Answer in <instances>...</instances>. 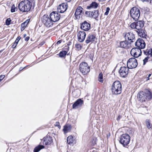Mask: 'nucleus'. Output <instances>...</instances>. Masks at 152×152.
<instances>
[{
    "label": "nucleus",
    "instance_id": "obj_50",
    "mask_svg": "<svg viewBox=\"0 0 152 152\" xmlns=\"http://www.w3.org/2000/svg\"><path fill=\"white\" fill-rule=\"evenodd\" d=\"M98 0L100 1H105L106 0Z\"/></svg>",
    "mask_w": 152,
    "mask_h": 152
},
{
    "label": "nucleus",
    "instance_id": "obj_13",
    "mask_svg": "<svg viewBox=\"0 0 152 152\" xmlns=\"http://www.w3.org/2000/svg\"><path fill=\"white\" fill-rule=\"evenodd\" d=\"M130 53L134 57L137 58L141 56L142 51L141 50L137 48H133L131 50Z\"/></svg>",
    "mask_w": 152,
    "mask_h": 152
},
{
    "label": "nucleus",
    "instance_id": "obj_49",
    "mask_svg": "<svg viewBox=\"0 0 152 152\" xmlns=\"http://www.w3.org/2000/svg\"><path fill=\"white\" fill-rule=\"evenodd\" d=\"M151 75V73H150L148 75V77H150Z\"/></svg>",
    "mask_w": 152,
    "mask_h": 152
},
{
    "label": "nucleus",
    "instance_id": "obj_44",
    "mask_svg": "<svg viewBox=\"0 0 152 152\" xmlns=\"http://www.w3.org/2000/svg\"><path fill=\"white\" fill-rule=\"evenodd\" d=\"M150 55L152 57V48L149 49Z\"/></svg>",
    "mask_w": 152,
    "mask_h": 152
},
{
    "label": "nucleus",
    "instance_id": "obj_40",
    "mask_svg": "<svg viewBox=\"0 0 152 152\" xmlns=\"http://www.w3.org/2000/svg\"><path fill=\"white\" fill-rule=\"evenodd\" d=\"M21 37L20 36L18 37L16 39L15 42H14L17 45Z\"/></svg>",
    "mask_w": 152,
    "mask_h": 152
},
{
    "label": "nucleus",
    "instance_id": "obj_20",
    "mask_svg": "<svg viewBox=\"0 0 152 152\" xmlns=\"http://www.w3.org/2000/svg\"><path fill=\"white\" fill-rule=\"evenodd\" d=\"M131 44L130 42L126 39L125 41L120 42V45L121 48L126 49L131 47Z\"/></svg>",
    "mask_w": 152,
    "mask_h": 152
},
{
    "label": "nucleus",
    "instance_id": "obj_12",
    "mask_svg": "<svg viewBox=\"0 0 152 152\" xmlns=\"http://www.w3.org/2000/svg\"><path fill=\"white\" fill-rule=\"evenodd\" d=\"M129 69L127 66L121 67L119 71L121 76L123 77H126L128 74Z\"/></svg>",
    "mask_w": 152,
    "mask_h": 152
},
{
    "label": "nucleus",
    "instance_id": "obj_19",
    "mask_svg": "<svg viewBox=\"0 0 152 152\" xmlns=\"http://www.w3.org/2000/svg\"><path fill=\"white\" fill-rule=\"evenodd\" d=\"M78 41L80 42H83L85 39L86 34L85 32L79 31L77 34Z\"/></svg>",
    "mask_w": 152,
    "mask_h": 152
},
{
    "label": "nucleus",
    "instance_id": "obj_10",
    "mask_svg": "<svg viewBox=\"0 0 152 152\" xmlns=\"http://www.w3.org/2000/svg\"><path fill=\"white\" fill-rule=\"evenodd\" d=\"M125 39L129 41L130 43L135 41V35L132 32H129L125 34L124 36Z\"/></svg>",
    "mask_w": 152,
    "mask_h": 152
},
{
    "label": "nucleus",
    "instance_id": "obj_37",
    "mask_svg": "<svg viewBox=\"0 0 152 152\" xmlns=\"http://www.w3.org/2000/svg\"><path fill=\"white\" fill-rule=\"evenodd\" d=\"M11 21V20L10 18H9L7 19L6 21V24L7 26H8L9 25H10V22Z\"/></svg>",
    "mask_w": 152,
    "mask_h": 152
},
{
    "label": "nucleus",
    "instance_id": "obj_53",
    "mask_svg": "<svg viewBox=\"0 0 152 152\" xmlns=\"http://www.w3.org/2000/svg\"><path fill=\"white\" fill-rule=\"evenodd\" d=\"M149 80V77H147V80Z\"/></svg>",
    "mask_w": 152,
    "mask_h": 152
},
{
    "label": "nucleus",
    "instance_id": "obj_47",
    "mask_svg": "<svg viewBox=\"0 0 152 152\" xmlns=\"http://www.w3.org/2000/svg\"><path fill=\"white\" fill-rule=\"evenodd\" d=\"M61 40H59L57 42V44H58V45L60 44L61 42Z\"/></svg>",
    "mask_w": 152,
    "mask_h": 152
},
{
    "label": "nucleus",
    "instance_id": "obj_2",
    "mask_svg": "<svg viewBox=\"0 0 152 152\" xmlns=\"http://www.w3.org/2000/svg\"><path fill=\"white\" fill-rule=\"evenodd\" d=\"M32 3L28 0H24L20 2L18 5L19 10L23 12H28L31 9Z\"/></svg>",
    "mask_w": 152,
    "mask_h": 152
},
{
    "label": "nucleus",
    "instance_id": "obj_48",
    "mask_svg": "<svg viewBox=\"0 0 152 152\" xmlns=\"http://www.w3.org/2000/svg\"><path fill=\"white\" fill-rule=\"evenodd\" d=\"M148 1H150V3L152 4V0H148Z\"/></svg>",
    "mask_w": 152,
    "mask_h": 152
},
{
    "label": "nucleus",
    "instance_id": "obj_45",
    "mask_svg": "<svg viewBox=\"0 0 152 152\" xmlns=\"http://www.w3.org/2000/svg\"><path fill=\"white\" fill-rule=\"evenodd\" d=\"M29 37H27L25 38V40L26 41H27L29 40Z\"/></svg>",
    "mask_w": 152,
    "mask_h": 152
},
{
    "label": "nucleus",
    "instance_id": "obj_39",
    "mask_svg": "<svg viewBox=\"0 0 152 152\" xmlns=\"http://www.w3.org/2000/svg\"><path fill=\"white\" fill-rule=\"evenodd\" d=\"M76 48L78 49V50H80L81 48V46L80 44H77L75 45Z\"/></svg>",
    "mask_w": 152,
    "mask_h": 152
},
{
    "label": "nucleus",
    "instance_id": "obj_36",
    "mask_svg": "<svg viewBox=\"0 0 152 152\" xmlns=\"http://www.w3.org/2000/svg\"><path fill=\"white\" fill-rule=\"evenodd\" d=\"M69 127L66 126H64V128L63 129V131L64 132H66L67 131L69 130Z\"/></svg>",
    "mask_w": 152,
    "mask_h": 152
},
{
    "label": "nucleus",
    "instance_id": "obj_46",
    "mask_svg": "<svg viewBox=\"0 0 152 152\" xmlns=\"http://www.w3.org/2000/svg\"><path fill=\"white\" fill-rule=\"evenodd\" d=\"M141 107H145L146 110H147V106H144V105H141Z\"/></svg>",
    "mask_w": 152,
    "mask_h": 152
},
{
    "label": "nucleus",
    "instance_id": "obj_3",
    "mask_svg": "<svg viewBox=\"0 0 152 152\" xmlns=\"http://www.w3.org/2000/svg\"><path fill=\"white\" fill-rule=\"evenodd\" d=\"M122 86L120 82L118 81H115L113 84L111 90L113 94L117 95L121 92Z\"/></svg>",
    "mask_w": 152,
    "mask_h": 152
},
{
    "label": "nucleus",
    "instance_id": "obj_7",
    "mask_svg": "<svg viewBox=\"0 0 152 152\" xmlns=\"http://www.w3.org/2000/svg\"><path fill=\"white\" fill-rule=\"evenodd\" d=\"M80 71L84 75L87 74L90 71V67L85 62H82L79 65Z\"/></svg>",
    "mask_w": 152,
    "mask_h": 152
},
{
    "label": "nucleus",
    "instance_id": "obj_26",
    "mask_svg": "<svg viewBox=\"0 0 152 152\" xmlns=\"http://www.w3.org/2000/svg\"><path fill=\"white\" fill-rule=\"evenodd\" d=\"M98 4L96 2H92L89 6H88L87 7V9H90L91 8H96L98 7Z\"/></svg>",
    "mask_w": 152,
    "mask_h": 152
},
{
    "label": "nucleus",
    "instance_id": "obj_4",
    "mask_svg": "<svg viewBox=\"0 0 152 152\" xmlns=\"http://www.w3.org/2000/svg\"><path fill=\"white\" fill-rule=\"evenodd\" d=\"M131 17L135 21L138 20L140 15V10L135 7H134L131 9L130 11Z\"/></svg>",
    "mask_w": 152,
    "mask_h": 152
},
{
    "label": "nucleus",
    "instance_id": "obj_27",
    "mask_svg": "<svg viewBox=\"0 0 152 152\" xmlns=\"http://www.w3.org/2000/svg\"><path fill=\"white\" fill-rule=\"evenodd\" d=\"M67 143L69 144L73 143L74 140L73 137L72 136H69L67 138Z\"/></svg>",
    "mask_w": 152,
    "mask_h": 152
},
{
    "label": "nucleus",
    "instance_id": "obj_21",
    "mask_svg": "<svg viewBox=\"0 0 152 152\" xmlns=\"http://www.w3.org/2000/svg\"><path fill=\"white\" fill-rule=\"evenodd\" d=\"M44 143L46 145H49L51 144L53 142L52 137L49 135H47L42 139Z\"/></svg>",
    "mask_w": 152,
    "mask_h": 152
},
{
    "label": "nucleus",
    "instance_id": "obj_11",
    "mask_svg": "<svg viewBox=\"0 0 152 152\" xmlns=\"http://www.w3.org/2000/svg\"><path fill=\"white\" fill-rule=\"evenodd\" d=\"M50 17L53 22H56L58 21L60 19V15L58 12L53 11L50 14Z\"/></svg>",
    "mask_w": 152,
    "mask_h": 152
},
{
    "label": "nucleus",
    "instance_id": "obj_38",
    "mask_svg": "<svg viewBox=\"0 0 152 152\" xmlns=\"http://www.w3.org/2000/svg\"><path fill=\"white\" fill-rule=\"evenodd\" d=\"M110 10V8L109 7H107L106 10V12L104 13V15H107L109 13Z\"/></svg>",
    "mask_w": 152,
    "mask_h": 152
},
{
    "label": "nucleus",
    "instance_id": "obj_8",
    "mask_svg": "<svg viewBox=\"0 0 152 152\" xmlns=\"http://www.w3.org/2000/svg\"><path fill=\"white\" fill-rule=\"evenodd\" d=\"M42 21L46 27H50L53 25V23L52 19L48 15H43L42 18Z\"/></svg>",
    "mask_w": 152,
    "mask_h": 152
},
{
    "label": "nucleus",
    "instance_id": "obj_33",
    "mask_svg": "<svg viewBox=\"0 0 152 152\" xmlns=\"http://www.w3.org/2000/svg\"><path fill=\"white\" fill-rule=\"evenodd\" d=\"M16 10H17V8L15 7L14 4L13 5L11 9V12H14Z\"/></svg>",
    "mask_w": 152,
    "mask_h": 152
},
{
    "label": "nucleus",
    "instance_id": "obj_28",
    "mask_svg": "<svg viewBox=\"0 0 152 152\" xmlns=\"http://www.w3.org/2000/svg\"><path fill=\"white\" fill-rule=\"evenodd\" d=\"M145 122L147 127L148 129L151 128L152 125L151 123V121L149 119L146 120Z\"/></svg>",
    "mask_w": 152,
    "mask_h": 152
},
{
    "label": "nucleus",
    "instance_id": "obj_41",
    "mask_svg": "<svg viewBox=\"0 0 152 152\" xmlns=\"http://www.w3.org/2000/svg\"><path fill=\"white\" fill-rule=\"evenodd\" d=\"M5 76L4 75H1L0 76V82H1L5 77Z\"/></svg>",
    "mask_w": 152,
    "mask_h": 152
},
{
    "label": "nucleus",
    "instance_id": "obj_51",
    "mask_svg": "<svg viewBox=\"0 0 152 152\" xmlns=\"http://www.w3.org/2000/svg\"><path fill=\"white\" fill-rule=\"evenodd\" d=\"M26 36V34H25L23 35V37H25Z\"/></svg>",
    "mask_w": 152,
    "mask_h": 152
},
{
    "label": "nucleus",
    "instance_id": "obj_17",
    "mask_svg": "<svg viewBox=\"0 0 152 152\" xmlns=\"http://www.w3.org/2000/svg\"><path fill=\"white\" fill-rule=\"evenodd\" d=\"M83 101L81 99H77L73 104L72 105V108L76 109L81 107L83 104Z\"/></svg>",
    "mask_w": 152,
    "mask_h": 152
},
{
    "label": "nucleus",
    "instance_id": "obj_25",
    "mask_svg": "<svg viewBox=\"0 0 152 152\" xmlns=\"http://www.w3.org/2000/svg\"><path fill=\"white\" fill-rule=\"evenodd\" d=\"M45 147V146L43 145H39L34 148V152H38L41 149L44 148Z\"/></svg>",
    "mask_w": 152,
    "mask_h": 152
},
{
    "label": "nucleus",
    "instance_id": "obj_22",
    "mask_svg": "<svg viewBox=\"0 0 152 152\" xmlns=\"http://www.w3.org/2000/svg\"><path fill=\"white\" fill-rule=\"evenodd\" d=\"M95 36L93 35L89 34L85 42L86 44L92 43L95 41Z\"/></svg>",
    "mask_w": 152,
    "mask_h": 152
},
{
    "label": "nucleus",
    "instance_id": "obj_42",
    "mask_svg": "<svg viewBox=\"0 0 152 152\" xmlns=\"http://www.w3.org/2000/svg\"><path fill=\"white\" fill-rule=\"evenodd\" d=\"M17 45L16 44L15 42H14L12 45V48H14L16 47Z\"/></svg>",
    "mask_w": 152,
    "mask_h": 152
},
{
    "label": "nucleus",
    "instance_id": "obj_6",
    "mask_svg": "<svg viewBox=\"0 0 152 152\" xmlns=\"http://www.w3.org/2000/svg\"><path fill=\"white\" fill-rule=\"evenodd\" d=\"M130 137L129 135L125 134H122L120 137V142L124 147H125L129 144Z\"/></svg>",
    "mask_w": 152,
    "mask_h": 152
},
{
    "label": "nucleus",
    "instance_id": "obj_9",
    "mask_svg": "<svg viewBox=\"0 0 152 152\" xmlns=\"http://www.w3.org/2000/svg\"><path fill=\"white\" fill-rule=\"evenodd\" d=\"M137 65V61L135 58H129L127 62V66L129 69L135 68Z\"/></svg>",
    "mask_w": 152,
    "mask_h": 152
},
{
    "label": "nucleus",
    "instance_id": "obj_35",
    "mask_svg": "<svg viewBox=\"0 0 152 152\" xmlns=\"http://www.w3.org/2000/svg\"><path fill=\"white\" fill-rule=\"evenodd\" d=\"M149 58V57L147 56L143 60V65H145L146 64V63L148 62V60Z\"/></svg>",
    "mask_w": 152,
    "mask_h": 152
},
{
    "label": "nucleus",
    "instance_id": "obj_15",
    "mask_svg": "<svg viewBox=\"0 0 152 152\" xmlns=\"http://www.w3.org/2000/svg\"><path fill=\"white\" fill-rule=\"evenodd\" d=\"M135 45L137 48L141 50L145 48V43L143 39L139 38L136 42Z\"/></svg>",
    "mask_w": 152,
    "mask_h": 152
},
{
    "label": "nucleus",
    "instance_id": "obj_31",
    "mask_svg": "<svg viewBox=\"0 0 152 152\" xmlns=\"http://www.w3.org/2000/svg\"><path fill=\"white\" fill-rule=\"evenodd\" d=\"M93 11H86L85 12V15L86 16L92 18Z\"/></svg>",
    "mask_w": 152,
    "mask_h": 152
},
{
    "label": "nucleus",
    "instance_id": "obj_24",
    "mask_svg": "<svg viewBox=\"0 0 152 152\" xmlns=\"http://www.w3.org/2000/svg\"><path fill=\"white\" fill-rule=\"evenodd\" d=\"M93 11L92 18L95 19L96 20H98L96 18H98L100 15V13L98 10H94Z\"/></svg>",
    "mask_w": 152,
    "mask_h": 152
},
{
    "label": "nucleus",
    "instance_id": "obj_5",
    "mask_svg": "<svg viewBox=\"0 0 152 152\" xmlns=\"http://www.w3.org/2000/svg\"><path fill=\"white\" fill-rule=\"evenodd\" d=\"M144 24V22L143 20H140L138 22L132 23L130 25V27L134 29H135L137 32L142 29Z\"/></svg>",
    "mask_w": 152,
    "mask_h": 152
},
{
    "label": "nucleus",
    "instance_id": "obj_1",
    "mask_svg": "<svg viewBox=\"0 0 152 152\" xmlns=\"http://www.w3.org/2000/svg\"><path fill=\"white\" fill-rule=\"evenodd\" d=\"M138 100L141 102H147L151 100L152 98V94L148 90L145 92L140 91L137 95Z\"/></svg>",
    "mask_w": 152,
    "mask_h": 152
},
{
    "label": "nucleus",
    "instance_id": "obj_52",
    "mask_svg": "<svg viewBox=\"0 0 152 152\" xmlns=\"http://www.w3.org/2000/svg\"><path fill=\"white\" fill-rule=\"evenodd\" d=\"M66 1H67V2H70L71 0H65Z\"/></svg>",
    "mask_w": 152,
    "mask_h": 152
},
{
    "label": "nucleus",
    "instance_id": "obj_32",
    "mask_svg": "<svg viewBox=\"0 0 152 152\" xmlns=\"http://www.w3.org/2000/svg\"><path fill=\"white\" fill-rule=\"evenodd\" d=\"M26 22L27 21H26L21 24V30L22 31H23L25 29L27 25V23Z\"/></svg>",
    "mask_w": 152,
    "mask_h": 152
},
{
    "label": "nucleus",
    "instance_id": "obj_34",
    "mask_svg": "<svg viewBox=\"0 0 152 152\" xmlns=\"http://www.w3.org/2000/svg\"><path fill=\"white\" fill-rule=\"evenodd\" d=\"M144 54L145 55H150V50L149 49H147L146 50H144Z\"/></svg>",
    "mask_w": 152,
    "mask_h": 152
},
{
    "label": "nucleus",
    "instance_id": "obj_23",
    "mask_svg": "<svg viewBox=\"0 0 152 152\" xmlns=\"http://www.w3.org/2000/svg\"><path fill=\"white\" fill-rule=\"evenodd\" d=\"M139 36L143 38H146L147 36L146 34H145V31L144 30L142 29L136 32Z\"/></svg>",
    "mask_w": 152,
    "mask_h": 152
},
{
    "label": "nucleus",
    "instance_id": "obj_29",
    "mask_svg": "<svg viewBox=\"0 0 152 152\" xmlns=\"http://www.w3.org/2000/svg\"><path fill=\"white\" fill-rule=\"evenodd\" d=\"M67 53V52L66 51H62L60 52L59 53V56L61 57H63L66 55Z\"/></svg>",
    "mask_w": 152,
    "mask_h": 152
},
{
    "label": "nucleus",
    "instance_id": "obj_30",
    "mask_svg": "<svg viewBox=\"0 0 152 152\" xmlns=\"http://www.w3.org/2000/svg\"><path fill=\"white\" fill-rule=\"evenodd\" d=\"M98 81L100 82H103V77L102 73H99L98 76Z\"/></svg>",
    "mask_w": 152,
    "mask_h": 152
},
{
    "label": "nucleus",
    "instance_id": "obj_16",
    "mask_svg": "<svg viewBox=\"0 0 152 152\" xmlns=\"http://www.w3.org/2000/svg\"><path fill=\"white\" fill-rule=\"evenodd\" d=\"M80 28L85 31H88L91 28V24L86 21H84L80 24Z\"/></svg>",
    "mask_w": 152,
    "mask_h": 152
},
{
    "label": "nucleus",
    "instance_id": "obj_14",
    "mask_svg": "<svg viewBox=\"0 0 152 152\" xmlns=\"http://www.w3.org/2000/svg\"><path fill=\"white\" fill-rule=\"evenodd\" d=\"M83 9L81 6L78 7L76 10L75 13V17L76 19H79L84 14Z\"/></svg>",
    "mask_w": 152,
    "mask_h": 152
},
{
    "label": "nucleus",
    "instance_id": "obj_18",
    "mask_svg": "<svg viewBox=\"0 0 152 152\" xmlns=\"http://www.w3.org/2000/svg\"><path fill=\"white\" fill-rule=\"evenodd\" d=\"M67 8V5L65 3H62L58 6L57 9L58 12V13H63L66 10Z\"/></svg>",
    "mask_w": 152,
    "mask_h": 152
},
{
    "label": "nucleus",
    "instance_id": "obj_43",
    "mask_svg": "<svg viewBox=\"0 0 152 152\" xmlns=\"http://www.w3.org/2000/svg\"><path fill=\"white\" fill-rule=\"evenodd\" d=\"M55 125L56 126H58L59 128L60 127V124L59 122H56Z\"/></svg>",
    "mask_w": 152,
    "mask_h": 152
}]
</instances>
